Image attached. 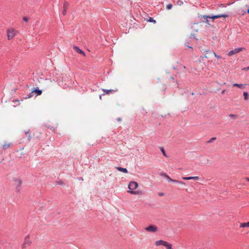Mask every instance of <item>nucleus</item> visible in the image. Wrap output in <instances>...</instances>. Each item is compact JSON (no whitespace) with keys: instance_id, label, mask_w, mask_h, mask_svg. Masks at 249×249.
Masks as SVG:
<instances>
[{"instance_id":"obj_24","label":"nucleus","mask_w":249,"mask_h":249,"mask_svg":"<svg viewBox=\"0 0 249 249\" xmlns=\"http://www.w3.org/2000/svg\"><path fill=\"white\" fill-rule=\"evenodd\" d=\"M243 95L244 96L245 100H247L248 98L249 94L247 92H243Z\"/></svg>"},{"instance_id":"obj_37","label":"nucleus","mask_w":249,"mask_h":249,"mask_svg":"<svg viewBox=\"0 0 249 249\" xmlns=\"http://www.w3.org/2000/svg\"><path fill=\"white\" fill-rule=\"evenodd\" d=\"M159 195L160 196H163L164 195V194L163 193H159Z\"/></svg>"},{"instance_id":"obj_21","label":"nucleus","mask_w":249,"mask_h":249,"mask_svg":"<svg viewBox=\"0 0 249 249\" xmlns=\"http://www.w3.org/2000/svg\"><path fill=\"white\" fill-rule=\"evenodd\" d=\"M160 151L162 152V154L163 155V156L164 157H167V155L166 154V152H165V151L164 150V149L163 147H160Z\"/></svg>"},{"instance_id":"obj_20","label":"nucleus","mask_w":249,"mask_h":249,"mask_svg":"<svg viewBox=\"0 0 249 249\" xmlns=\"http://www.w3.org/2000/svg\"><path fill=\"white\" fill-rule=\"evenodd\" d=\"M233 87H238V88H239L240 89H241V88H242L244 86V85L241 84L235 83V84H233Z\"/></svg>"},{"instance_id":"obj_4","label":"nucleus","mask_w":249,"mask_h":249,"mask_svg":"<svg viewBox=\"0 0 249 249\" xmlns=\"http://www.w3.org/2000/svg\"><path fill=\"white\" fill-rule=\"evenodd\" d=\"M244 50H245V48L243 47L235 48L232 50L230 51L228 53V55L229 56H232L233 54L238 53Z\"/></svg>"},{"instance_id":"obj_45","label":"nucleus","mask_w":249,"mask_h":249,"mask_svg":"<svg viewBox=\"0 0 249 249\" xmlns=\"http://www.w3.org/2000/svg\"><path fill=\"white\" fill-rule=\"evenodd\" d=\"M247 13L249 14V8L247 11Z\"/></svg>"},{"instance_id":"obj_27","label":"nucleus","mask_w":249,"mask_h":249,"mask_svg":"<svg viewBox=\"0 0 249 249\" xmlns=\"http://www.w3.org/2000/svg\"><path fill=\"white\" fill-rule=\"evenodd\" d=\"M173 7V5L172 4H168L166 5V9L167 10H170Z\"/></svg>"},{"instance_id":"obj_30","label":"nucleus","mask_w":249,"mask_h":249,"mask_svg":"<svg viewBox=\"0 0 249 249\" xmlns=\"http://www.w3.org/2000/svg\"><path fill=\"white\" fill-rule=\"evenodd\" d=\"M22 19L24 22H27L29 20V18L27 17H23Z\"/></svg>"},{"instance_id":"obj_42","label":"nucleus","mask_w":249,"mask_h":249,"mask_svg":"<svg viewBox=\"0 0 249 249\" xmlns=\"http://www.w3.org/2000/svg\"><path fill=\"white\" fill-rule=\"evenodd\" d=\"M213 54H211V53H208V55L209 56V58L210 57V56L213 55Z\"/></svg>"},{"instance_id":"obj_19","label":"nucleus","mask_w":249,"mask_h":249,"mask_svg":"<svg viewBox=\"0 0 249 249\" xmlns=\"http://www.w3.org/2000/svg\"><path fill=\"white\" fill-rule=\"evenodd\" d=\"M25 134L26 135V137L28 138V140L29 141L30 140V129H28L27 131L24 130V131Z\"/></svg>"},{"instance_id":"obj_32","label":"nucleus","mask_w":249,"mask_h":249,"mask_svg":"<svg viewBox=\"0 0 249 249\" xmlns=\"http://www.w3.org/2000/svg\"><path fill=\"white\" fill-rule=\"evenodd\" d=\"M160 175L162 177H165L166 178L168 176L166 173H160Z\"/></svg>"},{"instance_id":"obj_5","label":"nucleus","mask_w":249,"mask_h":249,"mask_svg":"<svg viewBox=\"0 0 249 249\" xmlns=\"http://www.w3.org/2000/svg\"><path fill=\"white\" fill-rule=\"evenodd\" d=\"M203 52L204 53H206L205 54V56L204 57L205 58H209V56L208 55V53H211V54H213V55L216 57L217 58H221V56L218 55H217L216 54V53H215L213 51H211V50H203Z\"/></svg>"},{"instance_id":"obj_48","label":"nucleus","mask_w":249,"mask_h":249,"mask_svg":"<svg viewBox=\"0 0 249 249\" xmlns=\"http://www.w3.org/2000/svg\"><path fill=\"white\" fill-rule=\"evenodd\" d=\"M172 79L174 80V78L173 77H171Z\"/></svg>"},{"instance_id":"obj_46","label":"nucleus","mask_w":249,"mask_h":249,"mask_svg":"<svg viewBox=\"0 0 249 249\" xmlns=\"http://www.w3.org/2000/svg\"><path fill=\"white\" fill-rule=\"evenodd\" d=\"M246 7H249V5L247 4V5H246Z\"/></svg>"},{"instance_id":"obj_12","label":"nucleus","mask_w":249,"mask_h":249,"mask_svg":"<svg viewBox=\"0 0 249 249\" xmlns=\"http://www.w3.org/2000/svg\"><path fill=\"white\" fill-rule=\"evenodd\" d=\"M68 6H69V3L66 1L64 2V3L63 4V10L62 11V14L63 15H65L66 14L67 9V7Z\"/></svg>"},{"instance_id":"obj_28","label":"nucleus","mask_w":249,"mask_h":249,"mask_svg":"<svg viewBox=\"0 0 249 249\" xmlns=\"http://www.w3.org/2000/svg\"><path fill=\"white\" fill-rule=\"evenodd\" d=\"M183 1L180 0H178V1L177 2V4L179 6L183 5Z\"/></svg>"},{"instance_id":"obj_39","label":"nucleus","mask_w":249,"mask_h":249,"mask_svg":"<svg viewBox=\"0 0 249 249\" xmlns=\"http://www.w3.org/2000/svg\"><path fill=\"white\" fill-rule=\"evenodd\" d=\"M58 184H60V185H62L63 184V182H62V181H60L58 182Z\"/></svg>"},{"instance_id":"obj_33","label":"nucleus","mask_w":249,"mask_h":249,"mask_svg":"<svg viewBox=\"0 0 249 249\" xmlns=\"http://www.w3.org/2000/svg\"><path fill=\"white\" fill-rule=\"evenodd\" d=\"M229 116L231 118H235L237 117L236 115H235L234 114H232L229 115Z\"/></svg>"},{"instance_id":"obj_44","label":"nucleus","mask_w":249,"mask_h":249,"mask_svg":"<svg viewBox=\"0 0 249 249\" xmlns=\"http://www.w3.org/2000/svg\"><path fill=\"white\" fill-rule=\"evenodd\" d=\"M219 6L220 7H223V4H219Z\"/></svg>"},{"instance_id":"obj_29","label":"nucleus","mask_w":249,"mask_h":249,"mask_svg":"<svg viewBox=\"0 0 249 249\" xmlns=\"http://www.w3.org/2000/svg\"><path fill=\"white\" fill-rule=\"evenodd\" d=\"M189 38H190L191 40L192 39H195V34L194 33H192L191 35H190V36L189 37Z\"/></svg>"},{"instance_id":"obj_31","label":"nucleus","mask_w":249,"mask_h":249,"mask_svg":"<svg viewBox=\"0 0 249 249\" xmlns=\"http://www.w3.org/2000/svg\"><path fill=\"white\" fill-rule=\"evenodd\" d=\"M216 139V138L215 137H213L211 139H210L208 141V142L209 143H211V142H212L214 140H215Z\"/></svg>"},{"instance_id":"obj_43","label":"nucleus","mask_w":249,"mask_h":249,"mask_svg":"<svg viewBox=\"0 0 249 249\" xmlns=\"http://www.w3.org/2000/svg\"><path fill=\"white\" fill-rule=\"evenodd\" d=\"M121 120V119L120 118H119L117 119L118 121H120Z\"/></svg>"},{"instance_id":"obj_34","label":"nucleus","mask_w":249,"mask_h":249,"mask_svg":"<svg viewBox=\"0 0 249 249\" xmlns=\"http://www.w3.org/2000/svg\"><path fill=\"white\" fill-rule=\"evenodd\" d=\"M31 97V92L28 95V96H26L25 97H24V99H27V98H30Z\"/></svg>"},{"instance_id":"obj_36","label":"nucleus","mask_w":249,"mask_h":249,"mask_svg":"<svg viewBox=\"0 0 249 249\" xmlns=\"http://www.w3.org/2000/svg\"><path fill=\"white\" fill-rule=\"evenodd\" d=\"M205 19H206L205 22L208 24V25H210V23H209V20L208 19V18Z\"/></svg>"},{"instance_id":"obj_8","label":"nucleus","mask_w":249,"mask_h":249,"mask_svg":"<svg viewBox=\"0 0 249 249\" xmlns=\"http://www.w3.org/2000/svg\"><path fill=\"white\" fill-rule=\"evenodd\" d=\"M203 18L204 19H207L208 18H211V19H212L213 20L216 18H220V15H219V14L216 15H213L212 16L204 15L203 16Z\"/></svg>"},{"instance_id":"obj_2","label":"nucleus","mask_w":249,"mask_h":249,"mask_svg":"<svg viewBox=\"0 0 249 249\" xmlns=\"http://www.w3.org/2000/svg\"><path fill=\"white\" fill-rule=\"evenodd\" d=\"M12 180L15 182L13 185L16 187H15L16 192L17 193H20L22 189V188H21V184L22 183V180L19 178H13Z\"/></svg>"},{"instance_id":"obj_6","label":"nucleus","mask_w":249,"mask_h":249,"mask_svg":"<svg viewBox=\"0 0 249 249\" xmlns=\"http://www.w3.org/2000/svg\"><path fill=\"white\" fill-rule=\"evenodd\" d=\"M145 230L151 232H155L158 231L157 227L153 225H149L145 228Z\"/></svg>"},{"instance_id":"obj_16","label":"nucleus","mask_w":249,"mask_h":249,"mask_svg":"<svg viewBox=\"0 0 249 249\" xmlns=\"http://www.w3.org/2000/svg\"><path fill=\"white\" fill-rule=\"evenodd\" d=\"M191 39L188 37L185 40V45L186 47H187L188 48H190V49H193L192 47H191V46L189 45V44H190L191 43Z\"/></svg>"},{"instance_id":"obj_11","label":"nucleus","mask_w":249,"mask_h":249,"mask_svg":"<svg viewBox=\"0 0 249 249\" xmlns=\"http://www.w3.org/2000/svg\"><path fill=\"white\" fill-rule=\"evenodd\" d=\"M30 244V242L29 241V235H27L25 239L24 243L22 244V248H25L26 247V245L28 244L29 245Z\"/></svg>"},{"instance_id":"obj_15","label":"nucleus","mask_w":249,"mask_h":249,"mask_svg":"<svg viewBox=\"0 0 249 249\" xmlns=\"http://www.w3.org/2000/svg\"><path fill=\"white\" fill-rule=\"evenodd\" d=\"M182 178L184 180L194 179L195 180H197L199 179V178L197 176H194V177H182Z\"/></svg>"},{"instance_id":"obj_13","label":"nucleus","mask_w":249,"mask_h":249,"mask_svg":"<svg viewBox=\"0 0 249 249\" xmlns=\"http://www.w3.org/2000/svg\"><path fill=\"white\" fill-rule=\"evenodd\" d=\"M73 49L75 50V51L76 52H77L78 53H80V54H82L84 55H85V52L82 50L81 49H80L77 46H74L73 47Z\"/></svg>"},{"instance_id":"obj_1","label":"nucleus","mask_w":249,"mask_h":249,"mask_svg":"<svg viewBox=\"0 0 249 249\" xmlns=\"http://www.w3.org/2000/svg\"><path fill=\"white\" fill-rule=\"evenodd\" d=\"M138 186V183L133 181H131L129 183L128 188L129 189V191L128 192L132 195H137L138 194V192L137 191H134L136 189Z\"/></svg>"},{"instance_id":"obj_9","label":"nucleus","mask_w":249,"mask_h":249,"mask_svg":"<svg viewBox=\"0 0 249 249\" xmlns=\"http://www.w3.org/2000/svg\"><path fill=\"white\" fill-rule=\"evenodd\" d=\"M166 178L167 179L168 181L169 182H173L175 183H177L181 184H185V182L182 181H178L175 179H171L169 176H168Z\"/></svg>"},{"instance_id":"obj_10","label":"nucleus","mask_w":249,"mask_h":249,"mask_svg":"<svg viewBox=\"0 0 249 249\" xmlns=\"http://www.w3.org/2000/svg\"><path fill=\"white\" fill-rule=\"evenodd\" d=\"M7 37L9 40L12 39L15 36L14 31H10V30H7Z\"/></svg>"},{"instance_id":"obj_41","label":"nucleus","mask_w":249,"mask_h":249,"mask_svg":"<svg viewBox=\"0 0 249 249\" xmlns=\"http://www.w3.org/2000/svg\"><path fill=\"white\" fill-rule=\"evenodd\" d=\"M79 180H83V179L82 178L80 177V178H79Z\"/></svg>"},{"instance_id":"obj_38","label":"nucleus","mask_w":249,"mask_h":249,"mask_svg":"<svg viewBox=\"0 0 249 249\" xmlns=\"http://www.w3.org/2000/svg\"><path fill=\"white\" fill-rule=\"evenodd\" d=\"M225 92H226V90H225V89H224V90H223L222 91V92H221V94H225Z\"/></svg>"},{"instance_id":"obj_25","label":"nucleus","mask_w":249,"mask_h":249,"mask_svg":"<svg viewBox=\"0 0 249 249\" xmlns=\"http://www.w3.org/2000/svg\"><path fill=\"white\" fill-rule=\"evenodd\" d=\"M10 146V143L9 144H5L3 146V149L4 150H6L8 149Z\"/></svg>"},{"instance_id":"obj_14","label":"nucleus","mask_w":249,"mask_h":249,"mask_svg":"<svg viewBox=\"0 0 249 249\" xmlns=\"http://www.w3.org/2000/svg\"><path fill=\"white\" fill-rule=\"evenodd\" d=\"M116 168L117 170H118L121 172H123L124 173H128V170L125 168H123L122 167L117 166V167H116Z\"/></svg>"},{"instance_id":"obj_23","label":"nucleus","mask_w":249,"mask_h":249,"mask_svg":"<svg viewBox=\"0 0 249 249\" xmlns=\"http://www.w3.org/2000/svg\"><path fill=\"white\" fill-rule=\"evenodd\" d=\"M147 21L148 22H153L154 23H156V21L153 18H151V17H150L149 19L147 20Z\"/></svg>"},{"instance_id":"obj_7","label":"nucleus","mask_w":249,"mask_h":249,"mask_svg":"<svg viewBox=\"0 0 249 249\" xmlns=\"http://www.w3.org/2000/svg\"><path fill=\"white\" fill-rule=\"evenodd\" d=\"M42 93V90L39 89L38 87L32 89V93L35 94L36 96L41 95Z\"/></svg>"},{"instance_id":"obj_35","label":"nucleus","mask_w":249,"mask_h":249,"mask_svg":"<svg viewBox=\"0 0 249 249\" xmlns=\"http://www.w3.org/2000/svg\"><path fill=\"white\" fill-rule=\"evenodd\" d=\"M249 70V67H245V68H244L242 69V70L243 71H247Z\"/></svg>"},{"instance_id":"obj_26","label":"nucleus","mask_w":249,"mask_h":249,"mask_svg":"<svg viewBox=\"0 0 249 249\" xmlns=\"http://www.w3.org/2000/svg\"><path fill=\"white\" fill-rule=\"evenodd\" d=\"M220 15V18H227L229 16V15L228 14H219Z\"/></svg>"},{"instance_id":"obj_47","label":"nucleus","mask_w":249,"mask_h":249,"mask_svg":"<svg viewBox=\"0 0 249 249\" xmlns=\"http://www.w3.org/2000/svg\"><path fill=\"white\" fill-rule=\"evenodd\" d=\"M191 94L192 95H194V93H193V92H192V93H191Z\"/></svg>"},{"instance_id":"obj_17","label":"nucleus","mask_w":249,"mask_h":249,"mask_svg":"<svg viewBox=\"0 0 249 249\" xmlns=\"http://www.w3.org/2000/svg\"><path fill=\"white\" fill-rule=\"evenodd\" d=\"M36 78V80L39 81V79H42V78L39 76L35 75V74L33 73H32V79L35 81V78Z\"/></svg>"},{"instance_id":"obj_40","label":"nucleus","mask_w":249,"mask_h":249,"mask_svg":"<svg viewBox=\"0 0 249 249\" xmlns=\"http://www.w3.org/2000/svg\"><path fill=\"white\" fill-rule=\"evenodd\" d=\"M40 22H38L36 24V26H40Z\"/></svg>"},{"instance_id":"obj_22","label":"nucleus","mask_w":249,"mask_h":249,"mask_svg":"<svg viewBox=\"0 0 249 249\" xmlns=\"http://www.w3.org/2000/svg\"><path fill=\"white\" fill-rule=\"evenodd\" d=\"M240 227H249V222L241 223Z\"/></svg>"},{"instance_id":"obj_49","label":"nucleus","mask_w":249,"mask_h":249,"mask_svg":"<svg viewBox=\"0 0 249 249\" xmlns=\"http://www.w3.org/2000/svg\"><path fill=\"white\" fill-rule=\"evenodd\" d=\"M247 179L249 181V178H248Z\"/></svg>"},{"instance_id":"obj_18","label":"nucleus","mask_w":249,"mask_h":249,"mask_svg":"<svg viewBox=\"0 0 249 249\" xmlns=\"http://www.w3.org/2000/svg\"><path fill=\"white\" fill-rule=\"evenodd\" d=\"M103 90L104 91V93L103 94H109L110 92H115L116 90L113 89H103Z\"/></svg>"},{"instance_id":"obj_3","label":"nucleus","mask_w":249,"mask_h":249,"mask_svg":"<svg viewBox=\"0 0 249 249\" xmlns=\"http://www.w3.org/2000/svg\"><path fill=\"white\" fill-rule=\"evenodd\" d=\"M155 245L157 246H160V245L164 246L167 249H171L172 247V244L168 243L166 241L161 240L156 241L155 242Z\"/></svg>"}]
</instances>
